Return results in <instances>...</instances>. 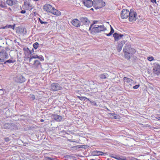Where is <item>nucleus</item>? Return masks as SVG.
<instances>
[{"instance_id":"1","label":"nucleus","mask_w":160,"mask_h":160,"mask_svg":"<svg viewBox=\"0 0 160 160\" xmlns=\"http://www.w3.org/2000/svg\"><path fill=\"white\" fill-rule=\"evenodd\" d=\"M43 9L46 12H50L54 15L59 16L61 15V12L55 9L50 4H46L43 6Z\"/></svg>"},{"instance_id":"2","label":"nucleus","mask_w":160,"mask_h":160,"mask_svg":"<svg viewBox=\"0 0 160 160\" xmlns=\"http://www.w3.org/2000/svg\"><path fill=\"white\" fill-rule=\"evenodd\" d=\"M107 30L106 28L103 25H95L94 27L91 28V32L92 34L98 33L101 31H104Z\"/></svg>"},{"instance_id":"3","label":"nucleus","mask_w":160,"mask_h":160,"mask_svg":"<svg viewBox=\"0 0 160 160\" xmlns=\"http://www.w3.org/2000/svg\"><path fill=\"white\" fill-rule=\"evenodd\" d=\"M93 7L96 9L100 8L105 5V3L102 0H94Z\"/></svg>"},{"instance_id":"4","label":"nucleus","mask_w":160,"mask_h":160,"mask_svg":"<svg viewBox=\"0 0 160 160\" xmlns=\"http://www.w3.org/2000/svg\"><path fill=\"white\" fill-rule=\"evenodd\" d=\"M128 19L130 22H133L136 20L137 18V14L136 12H134L133 9H131L129 13Z\"/></svg>"},{"instance_id":"5","label":"nucleus","mask_w":160,"mask_h":160,"mask_svg":"<svg viewBox=\"0 0 160 160\" xmlns=\"http://www.w3.org/2000/svg\"><path fill=\"white\" fill-rule=\"evenodd\" d=\"M123 51L124 52H132V53H134L136 52V50L135 49L132 48L131 45L129 43H126L123 48Z\"/></svg>"},{"instance_id":"6","label":"nucleus","mask_w":160,"mask_h":160,"mask_svg":"<svg viewBox=\"0 0 160 160\" xmlns=\"http://www.w3.org/2000/svg\"><path fill=\"white\" fill-rule=\"evenodd\" d=\"M62 89V87L58 83L53 82L51 84V90L52 91H56Z\"/></svg>"},{"instance_id":"7","label":"nucleus","mask_w":160,"mask_h":160,"mask_svg":"<svg viewBox=\"0 0 160 160\" xmlns=\"http://www.w3.org/2000/svg\"><path fill=\"white\" fill-rule=\"evenodd\" d=\"M80 20L81 22L83 23V26L86 27V28L87 29L88 28L90 24V21L87 18L85 17H81L80 18Z\"/></svg>"},{"instance_id":"8","label":"nucleus","mask_w":160,"mask_h":160,"mask_svg":"<svg viewBox=\"0 0 160 160\" xmlns=\"http://www.w3.org/2000/svg\"><path fill=\"white\" fill-rule=\"evenodd\" d=\"M8 58V54L4 50H1L0 52V61L3 62L5 59Z\"/></svg>"},{"instance_id":"9","label":"nucleus","mask_w":160,"mask_h":160,"mask_svg":"<svg viewBox=\"0 0 160 160\" xmlns=\"http://www.w3.org/2000/svg\"><path fill=\"white\" fill-rule=\"evenodd\" d=\"M130 12V11H129L128 9H123L121 13V18L123 19L127 18L128 17Z\"/></svg>"},{"instance_id":"10","label":"nucleus","mask_w":160,"mask_h":160,"mask_svg":"<svg viewBox=\"0 0 160 160\" xmlns=\"http://www.w3.org/2000/svg\"><path fill=\"white\" fill-rule=\"evenodd\" d=\"M125 43V41L123 40L118 42L117 46V49L118 52H120L122 49V47Z\"/></svg>"},{"instance_id":"11","label":"nucleus","mask_w":160,"mask_h":160,"mask_svg":"<svg viewBox=\"0 0 160 160\" xmlns=\"http://www.w3.org/2000/svg\"><path fill=\"white\" fill-rule=\"evenodd\" d=\"M113 36L114 38L115 41H117L123 37L124 35L123 34L115 32L113 34Z\"/></svg>"},{"instance_id":"12","label":"nucleus","mask_w":160,"mask_h":160,"mask_svg":"<svg viewBox=\"0 0 160 160\" xmlns=\"http://www.w3.org/2000/svg\"><path fill=\"white\" fill-rule=\"evenodd\" d=\"M123 85L124 86L127 85L128 84H130L133 81V80L127 77H125L123 78Z\"/></svg>"},{"instance_id":"13","label":"nucleus","mask_w":160,"mask_h":160,"mask_svg":"<svg viewBox=\"0 0 160 160\" xmlns=\"http://www.w3.org/2000/svg\"><path fill=\"white\" fill-rule=\"evenodd\" d=\"M92 154L93 156H99L100 155H106V154L101 151L95 150L92 152Z\"/></svg>"},{"instance_id":"14","label":"nucleus","mask_w":160,"mask_h":160,"mask_svg":"<svg viewBox=\"0 0 160 160\" xmlns=\"http://www.w3.org/2000/svg\"><path fill=\"white\" fill-rule=\"evenodd\" d=\"M16 81L18 83H22L25 81V79L22 75L20 74L17 77Z\"/></svg>"},{"instance_id":"15","label":"nucleus","mask_w":160,"mask_h":160,"mask_svg":"<svg viewBox=\"0 0 160 160\" xmlns=\"http://www.w3.org/2000/svg\"><path fill=\"white\" fill-rule=\"evenodd\" d=\"M23 7L26 10H31L33 8L32 5L27 1L24 2Z\"/></svg>"},{"instance_id":"16","label":"nucleus","mask_w":160,"mask_h":160,"mask_svg":"<svg viewBox=\"0 0 160 160\" xmlns=\"http://www.w3.org/2000/svg\"><path fill=\"white\" fill-rule=\"evenodd\" d=\"M52 117L57 122H60L62 119V117L56 114H52Z\"/></svg>"},{"instance_id":"17","label":"nucleus","mask_w":160,"mask_h":160,"mask_svg":"<svg viewBox=\"0 0 160 160\" xmlns=\"http://www.w3.org/2000/svg\"><path fill=\"white\" fill-rule=\"evenodd\" d=\"M72 24L76 27H79L81 25L80 21L78 19L73 20L72 22Z\"/></svg>"},{"instance_id":"18","label":"nucleus","mask_w":160,"mask_h":160,"mask_svg":"<svg viewBox=\"0 0 160 160\" xmlns=\"http://www.w3.org/2000/svg\"><path fill=\"white\" fill-rule=\"evenodd\" d=\"M124 54L125 57L127 59H130L131 56L134 53H132V52H124Z\"/></svg>"},{"instance_id":"19","label":"nucleus","mask_w":160,"mask_h":160,"mask_svg":"<svg viewBox=\"0 0 160 160\" xmlns=\"http://www.w3.org/2000/svg\"><path fill=\"white\" fill-rule=\"evenodd\" d=\"M38 20V21L40 22L41 24H44L45 25L48 23V22L45 21V19L43 18L41 19V18H39Z\"/></svg>"},{"instance_id":"20","label":"nucleus","mask_w":160,"mask_h":160,"mask_svg":"<svg viewBox=\"0 0 160 160\" xmlns=\"http://www.w3.org/2000/svg\"><path fill=\"white\" fill-rule=\"evenodd\" d=\"M6 3L9 6H12L15 3L14 0H7Z\"/></svg>"},{"instance_id":"21","label":"nucleus","mask_w":160,"mask_h":160,"mask_svg":"<svg viewBox=\"0 0 160 160\" xmlns=\"http://www.w3.org/2000/svg\"><path fill=\"white\" fill-rule=\"evenodd\" d=\"M15 60H14L9 59L6 61L4 62V64H8L10 63H13L15 62Z\"/></svg>"},{"instance_id":"22","label":"nucleus","mask_w":160,"mask_h":160,"mask_svg":"<svg viewBox=\"0 0 160 160\" xmlns=\"http://www.w3.org/2000/svg\"><path fill=\"white\" fill-rule=\"evenodd\" d=\"M23 50L25 52L29 53L31 54H32V51L29 50L28 48H24L23 49Z\"/></svg>"},{"instance_id":"23","label":"nucleus","mask_w":160,"mask_h":160,"mask_svg":"<svg viewBox=\"0 0 160 160\" xmlns=\"http://www.w3.org/2000/svg\"><path fill=\"white\" fill-rule=\"evenodd\" d=\"M114 30L112 28L111 26V31L108 34H106V35L108 36H109L112 35V34L114 32Z\"/></svg>"},{"instance_id":"24","label":"nucleus","mask_w":160,"mask_h":160,"mask_svg":"<svg viewBox=\"0 0 160 160\" xmlns=\"http://www.w3.org/2000/svg\"><path fill=\"white\" fill-rule=\"evenodd\" d=\"M109 114L110 116H111V117L112 118H114L115 119H117V118L116 115L115 113H109Z\"/></svg>"},{"instance_id":"25","label":"nucleus","mask_w":160,"mask_h":160,"mask_svg":"<svg viewBox=\"0 0 160 160\" xmlns=\"http://www.w3.org/2000/svg\"><path fill=\"white\" fill-rule=\"evenodd\" d=\"M44 160H57L53 158H50L48 157H44Z\"/></svg>"},{"instance_id":"26","label":"nucleus","mask_w":160,"mask_h":160,"mask_svg":"<svg viewBox=\"0 0 160 160\" xmlns=\"http://www.w3.org/2000/svg\"><path fill=\"white\" fill-rule=\"evenodd\" d=\"M154 67L156 70H160V65L159 64H156L155 65Z\"/></svg>"},{"instance_id":"27","label":"nucleus","mask_w":160,"mask_h":160,"mask_svg":"<svg viewBox=\"0 0 160 160\" xmlns=\"http://www.w3.org/2000/svg\"><path fill=\"white\" fill-rule=\"evenodd\" d=\"M98 22V21H93V23L91 24V25H90V27L89 28V30H91V28H92V26H93V25L94 24L97 23V22Z\"/></svg>"},{"instance_id":"28","label":"nucleus","mask_w":160,"mask_h":160,"mask_svg":"<svg viewBox=\"0 0 160 160\" xmlns=\"http://www.w3.org/2000/svg\"><path fill=\"white\" fill-rule=\"evenodd\" d=\"M38 43L37 42H36L35 43L33 44V48L35 49H37L38 47Z\"/></svg>"},{"instance_id":"29","label":"nucleus","mask_w":160,"mask_h":160,"mask_svg":"<svg viewBox=\"0 0 160 160\" xmlns=\"http://www.w3.org/2000/svg\"><path fill=\"white\" fill-rule=\"evenodd\" d=\"M40 62L38 60H37L34 61V64L35 65L38 66L40 65Z\"/></svg>"},{"instance_id":"30","label":"nucleus","mask_w":160,"mask_h":160,"mask_svg":"<svg viewBox=\"0 0 160 160\" xmlns=\"http://www.w3.org/2000/svg\"><path fill=\"white\" fill-rule=\"evenodd\" d=\"M5 41L0 38V47H2L3 44H4V42Z\"/></svg>"},{"instance_id":"31","label":"nucleus","mask_w":160,"mask_h":160,"mask_svg":"<svg viewBox=\"0 0 160 160\" xmlns=\"http://www.w3.org/2000/svg\"><path fill=\"white\" fill-rule=\"evenodd\" d=\"M148 60L151 61L154 60V59L153 57L151 56L148 57Z\"/></svg>"},{"instance_id":"32","label":"nucleus","mask_w":160,"mask_h":160,"mask_svg":"<svg viewBox=\"0 0 160 160\" xmlns=\"http://www.w3.org/2000/svg\"><path fill=\"white\" fill-rule=\"evenodd\" d=\"M0 7L4 8H6V6L4 3L3 4L2 3H1L0 4Z\"/></svg>"},{"instance_id":"33","label":"nucleus","mask_w":160,"mask_h":160,"mask_svg":"<svg viewBox=\"0 0 160 160\" xmlns=\"http://www.w3.org/2000/svg\"><path fill=\"white\" fill-rule=\"evenodd\" d=\"M100 78L101 79H105L106 78V76L105 74H102L100 75Z\"/></svg>"},{"instance_id":"34","label":"nucleus","mask_w":160,"mask_h":160,"mask_svg":"<svg viewBox=\"0 0 160 160\" xmlns=\"http://www.w3.org/2000/svg\"><path fill=\"white\" fill-rule=\"evenodd\" d=\"M81 98H80L79 99L81 100H82L84 99H87L88 101H89V99L86 97H80Z\"/></svg>"},{"instance_id":"35","label":"nucleus","mask_w":160,"mask_h":160,"mask_svg":"<svg viewBox=\"0 0 160 160\" xmlns=\"http://www.w3.org/2000/svg\"><path fill=\"white\" fill-rule=\"evenodd\" d=\"M36 58V57H35V56H30V58H29V61L31 62L32 59Z\"/></svg>"},{"instance_id":"36","label":"nucleus","mask_w":160,"mask_h":160,"mask_svg":"<svg viewBox=\"0 0 160 160\" xmlns=\"http://www.w3.org/2000/svg\"><path fill=\"white\" fill-rule=\"evenodd\" d=\"M139 86H140L139 85H136L133 87V88H134V89H138L139 87Z\"/></svg>"},{"instance_id":"37","label":"nucleus","mask_w":160,"mask_h":160,"mask_svg":"<svg viewBox=\"0 0 160 160\" xmlns=\"http://www.w3.org/2000/svg\"><path fill=\"white\" fill-rule=\"evenodd\" d=\"M17 58L18 59H20L21 58L20 56L21 55V53L20 52L17 53Z\"/></svg>"},{"instance_id":"38","label":"nucleus","mask_w":160,"mask_h":160,"mask_svg":"<svg viewBox=\"0 0 160 160\" xmlns=\"http://www.w3.org/2000/svg\"><path fill=\"white\" fill-rule=\"evenodd\" d=\"M38 58L41 61H43L44 60V58H43V57L42 56H38Z\"/></svg>"},{"instance_id":"39","label":"nucleus","mask_w":160,"mask_h":160,"mask_svg":"<svg viewBox=\"0 0 160 160\" xmlns=\"http://www.w3.org/2000/svg\"><path fill=\"white\" fill-rule=\"evenodd\" d=\"M12 26L11 25H9L8 26H6L5 27H3V28L5 29L6 27H8V28H12Z\"/></svg>"},{"instance_id":"40","label":"nucleus","mask_w":160,"mask_h":160,"mask_svg":"<svg viewBox=\"0 0 160 160\" xmlns=\"http://www.w3.org/2000/svg\"><path fill=\"white\" fill-rule=\"evenodd\" d=\"M4 140L6 142H8L10 140L9 138H4Z\"/></svg>"},{"instance_id":"41","label":"nucleus","mask_w":160,"mask_h":160,"mask_svg":"<svg viewBox=\"0 0 160 160\" xmlns=\"http://www.w3.org/2000/svg\"><path fill=\"white\" fill-rule=\"evenodd\" d=\"M27 31L26 30L25 28H24L23 29V33L24 34H26V33Z\"/></svg>"},{"instance_id":"42","label":"nucleus","mask_w":160,"mask_h":160,"mask_svg":"<svg viewBox=\"0 0 160 160\" xmlns=\"http://www.w3.org/2000/svg\"><path fill=\"white\" fill-rule=\"evenodd\" d=\"M20 12L22 14H24L26 12V11L24 10H22Z\"/></svg>"},{"instance_id":"43","label":"nucleus","mask_w":160,"mask_h":160,"mask_svg":"<svg viewBox=\"0 0 160 160\" xmlns=\"http://www.w3.org/2000/svg\"><path fill=\"white\" fill-rule=\"evenodd\" d=\"M151 2L152 3H155L156 4L157 3L156 0H151Z\"/></svg>"},{"instance_id":"44","label":"nucleus","mask_w":160,"mask_h":160,"mask_svg":"<svg viewBox=\"0 0 160 160\" xmlns=\"http://www.w3.org/2000/svg\"><path fill=\"white\" fill-rule=\"evenodd\" d=\"M132 58L134 60H136L137 59V57L135 56H133Z\"/></svg>"},{"instance_id":"45","label":"nucleus","mask_w":160,"mask_h":160,"mask_svg":"<svg viewBox=\"0 0 160 160\" xmlns=\"http://www.w3.org/2000/svg\"><path fill=\"white\" fill-rule=\"evenodd\" d=\"M3 89L2 88V86L0 85V91H3Z\"/></svg>"},{"instance_id":"46","label":"nucleus","mask_w":160,"mask_h":160,"mask_svg":"<svg viewBox=\"0 0 160 160\" xmlns=\"http://www.w3.org/2000/svg\"><path fill=\"white\" fill-rule=\"evenodd\" d=\"M32 98L33 99V100H34L35 99V97L34 95H32Z\"/></svg>"},{"instance_id":"47","label":"nucleus","mask_w":160,"mask_h":160,"mask_svg":"<svg viewBox=\"0 0 160 160\" xmlns=\"http://www.w3.org/2000/svg\"><path fill=\"white\" fill-rule=\"evenodd\" d=\"M156 118L160 121V117H157Z\"/></svg>"},{"instance_id":"48","label":"nucleus","mask_w":160,"mask_h":160,"mask_svg":"<svg viewBox=\"0 0 160 160\" xmlns=\"http://www.w3.org/2000/svg\"><path fill=\"white\" fill-rule=\"evenodd\" d=\"M4 94V92H0V95H2Z\"/></svg>"},{"instance_id":"49","label":"nucleus","mask_w":160,"mask_h":160,"mask_svg":"<svg viewBox=\"0 0 160 160\" xmlns=\"http://www.w3.org/2000/svg\"><path fill=\"white\" fill-rule=\"evenodd\" d=\"M40 122H44V120L43 119H41L40 120Z\"/></svg>"},{"instance_id":"50","label":"nucleus","mask_w":160,"mask_h":160,"mask_svg":"<svg viewBox=\"0 0 160 160\" xmlns=\"http://www.w3.org/2000/svg\"><path fill=\"white\" fill-rule=\"evenodd\" d=\"M34 56H35V57H36V58H38V57L37 55H36Z\"/></svg>"},{"instance_id":"51","label":"nucleus","mask_w":160,"mask_h":160,"mask_svg":"<svg viewBox=\"0 0 160 160\" xmlns=\"http://www.w3.org/2000/svg\"><path fill=\"white\" fill-rule=\"evenodd\" d=\"M111 157L112 158H115V159H118V158H117L114 157V156H111Z\"/></svg>"},{"instance_id":"52","label":"nucleus","mask_w":160,"mask_h":160,"mask_svg":"<svg viewBox=\"0 0 160 160\" xmlns=\"http://www.w3.org/2000/svg\"><path fill=\"white\" fill-rule=\"evenodd\" d=\"M12 26V28H12L13 29H14V26L15 25H13V26Z\"/></svg>"},{"instance_id":"53","label":"nucleus","mask_w":160,"mask_h":160,"mask_svg":"<svg viewBox=\"0 0 160 160\" xmlns=\"http://www.w3.org/2000/svg\"><path fill=\"white\" fill-rule=\"evenodd\" d=\"M83 146H83V145L81 146V147H80V148H83Z\"/></svg>"},{"instance_id":"54","label":"nucleus","mask_w":160,"mask_h":160,"mask_svg":"<svg viewBox=\"0 0 160 160\" xmlns=\"http://www.w3.org/2000/svg\"><path fill=\"white\" fill-rule=\"evenodd\" d=\"M80 97H80V96H77V97H78V98H79V99H80V98H80Z\"/></svg>"},{"instance_id":"55","label":"nucleus","mask_w":160,"mask_h":160,"mask_svg":"<svg viewBox=\"0 0 160 160\" xmlns=\"http://www.w3.org/2000/svg\"><path fill=\"white\" fill-rule=\"evenodd\" d=\"M93 10V8H92L91 9V10Z\"/></svg>"},{"instance_id":"56","label":"nucleus","mask_w":160,"mask_h":160,"mask_svg":"<svg viewBox=\"0 0 160 160\" xmlns=\"http://www.w3.org/2000/svg\"><path fill=\"white\" fill-rule=\"evenodd\" d=\"M90 160H94V159H90Z\"/></svg>"},{"instance_id":"57","label":"nucleus","mask_w":160,"mask_h":160,"mask_svg":"<svg viewBox=\"0 0 160 160\" xmlns=\"http://www.w3.org/2000/svg\"><path fill=\"white\" fill-rule=\"evenodd\" d=\"M153 70H155V68H153Z\"/></svg>"},{"instance_id":"58","label":"nucleus","mask_w":160,"mask_h":160,"mask_svg":"<svg viewBox=\"0 0 160 160\" xmlns=\"http://www.w3.org/2000/svg\"><path fill=\"white\" fill-rule=\"evenodd\" d=\"M35 12H34V14H35Z\"/></svg>"},{"instance_id":"59","label":"nucleus","mask_w":160,"mask_h":160,"mask_svg":"<svg viewBox=\"0 0 160 160\" xmlns=\"http://www.w3.org/2000/svg\"><path fill=\"white\" fill-rule=\"evenodd\" d=\"M98 160H100V159H98Z\"/></svg>"}]
</instances>
